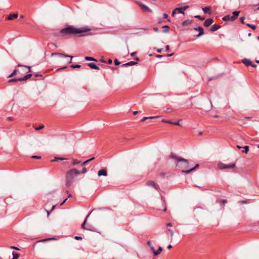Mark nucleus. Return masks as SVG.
I'll return each mask as SVG.
<instances>
[{"label":"nucleus","instance_id":"f257e3e1","mask_svg":"<svg viewBox=\"0 0 259 259\" xmlns=\"http://www.w3.org/2000/svg\"><path fill=\"white\" fill-rule=\"evenodd\" d=\"M90 28L85 27L75 28L72 25L62 29L60 30V33L62 36L71 35L84 36L88 35H91V33H85L90 31Z\"/></svg>","mask_w":259,"mask_h":259},{"label":"nucleus","instance_id":"f03ea898","mask_svg":"<svg viewBox=\"0 0 259 259\" xmlns=\"http://www.w3.org/2000/svg\"><path fill=\"white\" fill-rule=\"evenodd\" d=\"M170 158L174 159L176 166L182 169V172L184 170H189V162L188 160L183 158L178 157L176 155L171 154Z\"/></svg>","mask_w":259,"mask_h":259},{"label":"nucleus","instance_id":"7ed1b4c3","mask_svg":"<svg viewBox=\"0 0 259 259\" xmlns=\"http://www.w3.org/2000/svg\"><path fill=\"white\" fill-rule=\"evenodd\" d=\"M80 171L75 168L71 169L68 171L66 176V186L69 188L74 182L75 176L79 174Z\"/></svg>","mask_w":259,"mask_h":259},{"label":"nucleus","instance_id":"20e7f679","mask_svg":"<svg viewBox=\"0 0 259 259\" xmlns=\"http://www.w3.org/2000/svg\"><path fill=\"white\" fill-rule=\"evenodd\" d=\"M219 167L220 169H226V168H233L235 167V163H231L226 164L222 163H220L219 164Z\"/></svg>","mask_w":259,"mask_h":259},{"label":"nucleus","instance_id":"39448f33","mask_svg":"<svg viewBox=\"0 0 259 259\" xmlns=\"http://www.w3.org/2000/svg\"><path fill=\"white\" fill-rule=\"evenodd\" d=\"M55 55H58V56H59L60 57H69L70 58V60H69V61H68V63L70 64L72 62V58H73V56H70V55H65L64 54H63V53H53L52 54V56H55Z\"/></svg>","mask_w":259,"mask_h":259},{"label":"nucleus","instance_id":"423d86ee","mask_svg":"<svg viewBox=\"0 0 259 259\" xmlns=\"http://www.w3.org/2000/svg\"><path fill=\"white\" fill-rule=\"evenodd\" d=\"M194 29L196 31H199V33L196 35V36L197 37H200L204 34V30L201 26H198L197 27L194 28Z\"/></svg>","mask_w":259,"mask_h":259},{"label":"nucleus","instance_id":"0eeeda50","mask_svg":"<svg viewBox=\"0 0 259 259\" xmlns=\"http://www.w3.org/2000/svg\"><path fill=\"white\" fill-rule=\"evenodd\" d=\"M139 5L140 7H141V9L143 11L149 12H152V10L149 7H148L147 6L144 5L143 4L140 3H139Z\"/></svg>","mask_w":259,"mask_h":259},{"label":"nucleus","instance_id":"6e6552de","mask_svg":"<svg viewBox=\"0 0 259 259\" xmlns=\"http://www.w3.org/2000/svg\"><path fill=\"white\" fill-rule=\"evenodd\" d=\"M188 8H189L188 6H184V7H180V8H176V10H178V12L179 13L184 15L185 13H184V11L187 10Z\"/></svg>","mask_w":259,"mask_h":259},{"label":"nucleus","instance_id":"1a4fd4ad","mask_svg":"<svg viewBox=\"0 0 259 259\" xmlns=\"http://www.w3.org/2000/svg\"><path fill=\"white\" fill-rule=\"evenodd\" d=\"M146 185L148 186L154 187L156 190H158V186H157L155 184V183L153 181H147V183H146Z\"/></svg>","mask_w":259,"mask_h":259},{"label":"nucleus","instance_id":"9d476101","mask_svg":"<svg viewBox=\"0 0 259 259\" xmlns=\"http://www.w3.org/2000/svg\"><path fill=\"white\" fill-rule=\"evenodd\" d=\"M213 22V20L211 18L207 19L204 22V25L205 27H208Z\"/></svg>","mask_w":259,"mask_h":259},{"label":"nucleus","instance_id":"9b49d317","mask_svg":"<svg viewBox=\"0 0 259 259\" xmlns=\"http://www.w3.org/2000/svg\"><path fill=\"white\" fill-rule=\"evenodd\" d=\"M91 214V212L87 216L86 218L85 219L84 222H83V223L81 224V228L84 230H90V231H92V230H91V229H89V228H86L85 227V223L87 222V219L88 218H89V215H90Z\"/></svg>","mask_w":259,"mask_h":259},{"label":"nucleus","instance_id":"f8f14e48","mask_svg":"<svg viewBox=\"0 0 259 259\" xmlns=\"http://www.w3.org/2000/svg\"><path fill=\"white\" fill-rule=\"evenodd\" d=\"M98 175L99 177L102 176H106L107 175V172L106 170H105L104 169H100L98 172Z\"/></svg>","mask_w":259,"mask_h":259},{"label":"nucleus","instance_id":"ddd939ff","mask_svg":"<svg viewBox=\"0 0 259 259\" xmlns=\"http://www.w3.org/2000/svg\"><path fill=\"white\" fill-rule=\"evenodd\" d=\"M242 62L246 66H250L251 63L250 60L247 58L242 59Z\"/></svg>","mask_w":259,"mask_h":259},{"label":"nucleus","instance_id":"4468645a","mask_svg":"<svg viewBox=\"0 0 259 259\" xmlns=\"http://www.w3.org/2000/svg\"><path fill=\"white\" fill-rule=\"evenodd\" d=\"M221 28V26L219 25L214 24L211 26L210 30L212 32H214L218 30Z\"/></svg>","mask_w":259,"mask_h":259},{"label":"nucleus","instance_id":"2eb2a0df","mask_svg":"<svg viewBox=\"0 0 259 259\" xmlns=\"http://www.w3.org/2000/svg\"><path fill=\"white\" fill-rule=\"evenodd\" d=\"M199 164H197L195 165V166L194 167L190 168L189 170H184L183 173L189 174L190 172L194 170H195L196 168H198L199 167Z\"/></svg>","mask_w":259,"mask_h":259},{"label":"nucleus","instance_id":"dca6fc26","mask_svg":"<svg viewBox=\"0 0 259 259\" xmlns=\"http://www.w3.org/2000/svg\"><path fill=\"white\" fill-rule=\"evenodd\" d=\"M88 65L92 69L99 70L100 68L94 63H88Z\"/></svg>","mask_w":259,"mask_h":259},{"label":"nucleus","instance_id":"f3484780","mask_svg":"<svg viewBox=\"0 0 259 259\" xmlns=\"http://www.w3.org/2000/svg\"><path fill=\"white\" fill-rule=\"evenodd\" d=\"M31 76H32V74H31V73L27 74V75H25L23 77L20 78V79H19V81H21L26 80L30 78Z\"/></svg>","mask_w":259,"mask_h":259},{"label":"nucleus","instance_id":"a211bd4d","mask_svg":"<svg viewBox=\"0 0 259 259\" xmlns=\"http://www.w3.org/2000/svg\"><path fill=\"white\" fill-rule=\"evenodd\" d=\"M138 63L135 61H131L128 62L127 63H126L125 64H122V66H133L137 64Z\"/></svg>","mask_w":259,"mask_h":259},{"label":"nucleus","instance_id":"6ab92c4d","mask_svg":"<svg viewBox=\"0 0 259 259\" xmlns=\"http://www.w3.org/2000/svg\"><path fill=\"white\" fill-rule=\"evenodd\" d=\"M18 17V14H10L8 17V19L9 20H12L14 19L17 18Z\"/></svg>","mask_w":259,"mask_h":259},{"label":"nucleus","instance_id":"aec40b11","mask_svg":"<svg viewBox=\"0 0 259 259\" xmlns=\"http://www.w3.org/2000/svg\"><path fill=\"white\" fill-rule=\"evenodd\" d=\"M159 116H150V117H144V118H143L141 120V121L142 122H144L145 121H146L147 119H155V118H158Z\"/></svg>","mask_w":259,"mask_h":259},{"label":"nucleus","instance_id":"412c9836","mask_svg":"<svg viewBox=\"0 0 259 259\" xmlns=\"http://www.w3.org/2000/svg\"><path fill=\"white\" fill-rule=\"evenodd\" d=\"M162 250V247L159 246L157 251H155V250H154V251H153L154 255L156 256V255L159 254Z\"/></svg>","mask_w":259,"mask_h":259},{"label":"nucleus","instance_id":"4be33fe9","mask_svg":"<svg viewBox=\"0 0 259 259\" xmlns=\"http://www.w3.org/2000/svg\"><path fill=\"white\" fill-rule=\"evenodd\" d=\"M162 250V247L159 246L157 251H155V250H154V251H153L154 255L156 256V255L159 254Z\"/></svg>","mask_w":259,"mask_h":259},{"label":"nucleus","instance_id":"5701e85b","mask_svg":"<svg viewBox=\"0 0 259 259\" xmlns=\"http://www.w3.org/2000/svg\"><path fill=\"white\" fill-rule=\"evenodd\" d=\"M211 9L210 7H206L202 9L203 11L205 14H209L210 13V10Z\"/></svg>","mask_w":259,"mask_h":259},{"label":"nucleus","instance_id":"b1692460","mask_svg":"<svg viewBox=\"0 0 259 259\" xmlns=\"http://www.w3.org/2000/svg\"><path fill=\"white\" fill-rule=\"evenodd\" d=\"M163 28L162 32L163 33H167L169 30V27L168 25H164L162 27Z\"/></svg>","mask_w":259,"mask_h":259},{"label":"nucleus","instance_id":"393cba45","mask_svg":"<svg viewBox=\"0 0 259 259\" xmlns=\"http://www.w3.org/2000/svg\"><path fill=\"white\" fill-rule=\"evenodd\" d=\"M84 59L85 60L87 61H97V60L95 59L93 57H88V56H86L84 57Z\"/></svg>","mask_w":259,"mask_h":259},{"label":"nucleus","instance_id":"a878e982","mask_svg":"<svg viewBox=\"0 0 259 259\" xmlns=\"http://www.w3.org/2000/svg\"><path fill=\"white\" fill-rule=\"evenodd\" d=\"M243 148L244 149V150H242L243 153H247L249 151V147L248 146H245L243 147Z\"/></svg>","mask_w":259,"mask_h":259},{"label":"nucleus","instance_id":"bb28decb","mask_svg":"<svg viewBox=\"0 0 259 259\" xmlns=\"http://www.w3.org/2000/svg\"><path fill=\"white\" fill-rule=\"evenodd\" d=\"M17 72H18V70L17 69H15L13 71V72L11 74H10L9 75V77H12L14 76L15 75H16Z\"/></svg>","mask_w":259,"mask_h":259},{"label":"nucleus","instance_id":"cd10ccee","mask_svg":"<svg viewBox=\"0 0 259 259\" xmlns=\"http://www.w3.org/2000/svg\"><path fill=\"white\" fill-rule=\"evenodd\" d=\"M13 258L12 259H18V258L19 257V254L17 253L13 252Z\"/></svg>","mask_w":259,"mask_h":259},{"label":"nucleus","instance_id":"c85d7f7f","mask_svg":"<svg viewBox=\"0 0 259 259\" xmlns=\"http://www.w3.org/2000/svg\"><path fill=\"white\" fill-rule=\"evenodd\" d=\"M239 13H240V11H234V12H233V16H234L235 18H237V17L238 16V15H239Z\"/></svg>","mask_w":259,"mask_h":259},{"label":"nucleus","instance_id":"c756f323","mask_svg":"<svg viewBox=\"0 0 259 259\" xmlns=\"http://www.w3.org/2000/svg\"><path fill=\"white\" fill-rule=\"evenodd\" d=\"M147 245L149 246V247L150 248L151 250H152V251H154V246L151 244V243L150 241H148L147 242Z\"/></svg>","mask_w":259,"mask_h":259},{"label":"nucleus","instance_id":"7c9ffc66","mask_svg":"<svg viewBox=\"0 0 259 259\" xmlns=\"http://www.w3.org/2000/svg\"><path fill=\"white\" fill-rule=\"evenodd\" d=\"M19 79H20V78H12L10 80H9L8 82H17L20 81Z\"/></svg>","mask_w":259,"mask_h":259},{"label":"nucleus","instance_id":"2f4dec72","mask_svg":"<svg viewBox=\"0 0 259 259\" xmlns=\"http://www.w3.org/2000/svg\"><path fill=\"white\" fill-rule=\"evenodd\" d=\"M246 25L248 27H250L251 28H252L253 30H255L256 29V26L254 25H252V24H249V23H247V24H246Z\"/></svg>","mask_w":259,"mask_h":259},{"label":"nucleus","instance_id":"473e14b6","mask_svg":"<svg viewBox=\"0 0 259 259\" xmlns=\"http://www.w3.org/2000/svg\"><path fill=\"white\" fill-rule=\"evenodd\" d=\"M81 67V66L79 64H76V65H71L70 66V68L72 69L74 68H79Z\"/></svg>","mask_w":259,"mask_h":259},{"label":"nucleus","instance_id":"72a5a7b5","mask_svg":"<svg viewBox=\"0 0 259 259\" xmlns=\"http://www.w3.org/2000/svg\"><path fill=\"white\" fill-rule=\"evenodd\" d=\"M191 23V22L189 20H185L182 23L183 26L188 25Z\"/></svg>","mask_w":259,"mask_h":259},{"label":"nucleus","instance_id":"f704fd0d","mask_svg":"<svg viewBox=\"0 0 259 259\" xmlns=\"http://www.w3.org/2000/svg\"><path fill=\"white\" fill-rule=\"evenodd\" d=\"M95 159V158H94V157H92V158H91V159H88V160H86L85 161L83 162L82 163L81 165H82V166L85 165V164H87V163H88L89 161H91V160H93V159Z\"/></svg>","mask_w":259,"mask_h":259},{"label":"nucleus","instance_id":"c9c22d12","mask_svg":"<svg viewBox=\"0 0 259 259\" xmlns=\"http://www.w3.org/2000/svg\"><path fill=\"white\" fill-rule=\"evenodd\" d=\"M80 163V161H78L76 159H73L72 165H75Z\"/></svg>","mask_w":259,"mask_h":259},{"label":"nucleus","instance_id":"e433bc0d","mask_svg":"<svg viewBox=\"0 0 259 259\" xmlns=\"http://www.w3.org/2000/svg\"><path fill=\"white\" fill-rule=\"evenodd\" d=\"M222 19L224 21H229L230 20V16L229 15H226L223 17Z\"/></svg>","mask_w":259,"mask_h":259},{"label":"nucleus","instance_id":"4c0bfd02","mask_svg":"<svg viewBox=\"0 0 259 259\" xmlns=\"http://www.w3.org/2000/svg\"><path fill=\"white\" fill-rule=\"evenodd\" d=\"M65 159H66L64 158H62V157H60V158L55 157L54 160H52V161H53H53H56L58 160H65Z\"/></svg>","mask_w":259,"mask_h":259},{"label":"nucleus","instance_id":"58836bf2","mask_svg":"<svg viewBox=\"0 0 259 259\" xmlns=\"http://www.w3.org/2000/svg\"><path fill=\"white\" fill-rule=\"evenodd\" d=\"M43 128H44V125H41L39 126L36 127L35 128V130L36 131H39V130L42 129Z\"/></svg>","mask_w":259,"mask_h":259},{"label":"nucleus","instance_id":"ea45409f","mask_svg":"<svg viewBox=\"0 0 259 259\" xmlns=\"http://www.w3.org/2000/svg\"><path fill=\"white\" fill-rule=\"evenodd\" d=\"M195 18H198L199 19L201 20H204L205 18L204 17L201 16L200 15H196L195 16Z\"/></svg>","mask_w":259,"mask_h":259},{"label":"nucleus","instance_id":"a19ab883","mask_svg":"<svg viewBox=\"0 0 259 259\" xmlns=\"http://www.w3.org/2000/svg\"><path fill=\"white\" fill-rule=\"evenodd\" d=\"M162 122H164V123H169V124H172V121L170 120H167L165 119H163L162 120Z\"/></svg>","mask_w":259,"mask_h":259},{"label":"nucleus","instance_id":"79ce46f5","mask_svg":"<svg viewBox=\"0 0 259 259\" xmlns=\"http://www.w3.org/2000/svg\"><path fill=\"white\" fill-rule=\"evenodd\" d=\"M168 231L170 232V236H171V239H172L173 235H174V232H173V231H172L171 229H168Z\"/></svg>","mask_w":259,"mask_h":259},{"label":"nucleus","instance_id":"37998d69","mask_svg":"<svg viewBox=\"0 0 259 259\" xmlns=\"http://www.w3.org/2000/svg\"><path fill=\"white\" fill-rule=\"evenodd\" d=\"M114 63L116 65H118L120 64V62L117 59H115L114 61Z\"/></svg>","mask_w":259,"mask_h":259},{"label":"nucleus","instance_id":"c03bdc74","mask_svg":"<svg viewBox=\"0 0 259 259\" xmlns=\"http://www.w3.org/2000/svg\"><path fill=\"white\" fill-rule=\"evenodd\" d=\"M74 238L76 239V240H82V237H80V236H76L74 237Z\"/></svg>","mask_w":259,"mask_h":259},{"label":"nucleus","instance_id":"a18cd8bd","mask_svg":"<svg viewBox=\"0 0 259 259\" xmlns=\"http://www.w3.org/2000/svg\"><path fill=\"white\" fill-rule=\"evenodd\" d=\"M244 19H245V17H241L240 18V21H241V23H242V24H244Z\"/></svg>","mask_w":259,"mask_h":259},{"label":"nucleus","instance_id":"49530a36","mask_svg":"<svg viewBox=\"0 0 259 259\" xmlns=\"http://www.w3.org/2000/svg\"><path fill=\"white\" fill-rule=\"evenodd\" d=\"M236 18H235L233 15L232 16H230V21H234Z\"/></svg>","mask_w":259,"mask_h":259},{"label":"nucleus","instance_id":"de8ad7c7","mask_svg":"<svg viewBox=\"0 0 259 259\" xmlns=\"http://www.w3.org/2000/svg\"><path fill=\"white\" fill-rule=\"evenodd\" d=\"M87 172V168L85 167H83L80 172V173L84 174Z\"/></svg>","mask_w":259,"mask_h":259},{"label":"nucleus","instance_id":"09e8293b","mask_svg":"<svg viewBox=\"0 0 259 259\" xmlns=\"http://www.w3.org/2000/svg\"><path fill=\"white\" fill-rule=\"evenodd\" d=\"M172 124L176 125H180L179 123V121L177 122H172Z\"/></svg>","mask_w":259,"mask_h":259},{"label":"nucleus","instance_id":"8fccbe9b","mask_svg":"<svg viewBox=\"0 0 259 259\" xmlns=\"http://www.w3.org/2000/svg\"><path fill=\"white\" fill-rule=\"evenodd\" d=\"M32 158H34V159H40L41 158V157L40 156H32Z\"/></svg>","mask_w":259,"mask_h":259},{"label":"nucleus","instance_id":"3c124183","mask_svg":"<svg viewBox=\"0 0 259 259\" xmlns=\"http://www.w3.org/2000/svg\"><path fill=\"white\" fill-rule=\"evenodd\" d=\"M178 11V10H176V9L172 11V14H171V15L172 16H175L176 13V12Z\"/></svg>","mask_w":259,"mask_h":259},{"label":"nucleus","instance_id":"603ef678","mask_svg":"<svg viewBox=\"0 0 259 259\" xmlns=\"http://www.w3.org/2000/svg\"><path fill=\"white\" fill-rule=\"evenodd\" d=\"M163 17L164 19H166L168 17V15L167 14H165V13L163 14Z\"/></svg>","mask_w":259,"mask_h":259},{"label":"nucleus","instance_id":"864d4df0","mask_svg":"<svg viewBox=\"0 0 259 259\" xmlns=\"http://www.w3.org/2000/svg\"><path fill=\"white\" fill-rule=\"evenodd\" d=\"M34 75H35V77H39V76L41 77L42 76V75L41 74H39L38 73H35Z\"/></svg>","mask_w":259,"mask_h":259},{"label":"nucleus","instance_id":"5fc2aeb1","mask_svg":"<svg viewBox=\"0 0 259 259\" xmlns=\"http://www.w3.org/2000/svg\"><path fill=\"white\" fill-rule=\"evenodd\" d=\"M137 54V53L136 52H134L131 54V55L132 56H135Z\"/></svg>","mask_w":259,"mask_h":259},{"label":"nucleus","instance_id":"6e6d98bb","mask_svg":"<svg viewBox=\"0 0 259 259\" xmlns=\"http://www.w3.org/2000/svg\"><path fill=\"white\" fill-rule=\"evenodd\" d=\"M169 49V46L168 45L166 46L165 50L166 51H168Z\"/></svg>","mask_w":259,"mask_h":259},{"label":"nucleus","instance_id":"4d7b16f0","mask_svg":"<svg viewBox=\"0 0 259 259\" xmlns=\"http://www.w3.org/2000/svg\"><path fill=\"white\" fill-rule=\"evenodd\" d=\"M221 201L222 203H227V200H226V199H222V200H221Z\"/></svg>","mask_w":259,"mask_h":259},{"label":"nucleus","instance_id":"13d9d810","mask_svg":"<svg viewBox=\"0 0 259 259\" xmlns=\"http://www.w3.org/2000/svg\"><path fill=\"white\" fill-rule=\"evenodd\" d=\"M250 66H252V67H256V65L252 63V62L251 63V64H250Z\"/></svg>","mask_w":259,"mask_h":259},{"label":"nucleus","instance_id":"bf43d9fd","mask_svg":"<svg viewBox=\"0 0 259 259\" xmlns=\"http://www.w3.org/2000/svg\"><path fill=\"white\" fill-rule=\"evenodd\" d=\"M247 202L246 200H242L240 201V203H241L242 204H245L247 203Z\"/></svg>","mask_w":259,"mask_h":259},{"label":"nucleus","instance_id":"052dcab7","mask_svg":"<svg viewBox=\"0 0 259 259\" xmlns=\"http://www.w3.org/2000/svg\"><path fill=\"white\" fill-rule=\"evenodd\" d=\"M153 29L155 32H158L159 31V29L157 27H154Z\"/></svg>","mask_w":259,"mask_h":259},{"label":"nucleus","instance_id":"680f3d73","mask_svg":"<svg viewBox=\"0 0 259 259\" xmlns=\"http://www.w3.org/2000/svg\"><path fill=\"white\" fill-rule=\"evenodd\" d=\"M156 57L157 58H162L163 57V55H157L156 56Z\"/></svg>","mask_w":259,"mask_h":259},{"label":"nucleus","instance_id":"e2e57ef3","mask_svg":"<svg viewBox=\"0 0 259 259\" xmlns=\"http://www.w3.org/2000/svg\"><path fill=\"white\" fill-rule=\"evenodd\" d=\"M162 49H157V52L158 53H161L162 52Z\"/></svg>","mask_w":259,"mask_h":259},{"label":"nucleus","instance_id":"0e129e2a","mask_svg":"<svg viewBox=\"0 0 259 259\" xmlns=\"http://www.w3.org/2000/svg\"><path fill=\"white\" fill-rule=\"evenodd\" d=\"M112 62V60L111 59H109L108 61V64H111Z\"/></svg>","mask_w":259,"mask_h":259},{"label":"nucleus","instance_id":"69168bd1","mask_svg":"<svg viewBox=\"0 0 259 259\" xmlns=\"http://www.w3.org/2000/svg\"><path fill=\"white\" fill-rule=\"evenodd\" d=\"M51 45L54 46L55 48H57L58 47L57 45L55 44H51Z\"/></svg>","mask_w":259,"mask_h":259},{"label":"nucleus","instance_id":"338daca9","mask_svg":"<svg viewBox=\"0 0 259 259\" xmlns=\"http://www.w3.org/2000/svg\"><path fill=\"white\" fill-rule=\"evenodd\" d=\"M67 200V198H66L60 205H63L64 204V203Z\"/></svg>","mask_w":259,"mask_h":259},{"label":"nucleus","instance_id":"774afa93","mask_svg":"<svg viewBox=\"0 0 259 259\" xmlns=\"http://www.w3.org/2000/svg\"><path fill=\"white\" fill-rule=\"evenodd\" d=\"M67 200V198H66L60 205H63L64 204V203Z\"/></svg>","mask_w":259,"mask_h":259}]
</instances>
